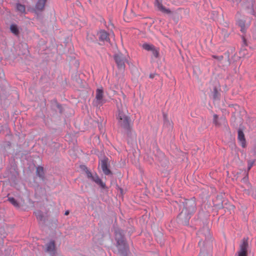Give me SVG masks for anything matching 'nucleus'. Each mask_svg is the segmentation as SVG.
I'll list each match as a JSON object with an SVG mask.
<instances>
[{
  "mask_svg": "<svg viewBox=\"0 0 256 256\" xmlns=\"http://www.w3.org/2000/svg\"><path fill=\"white\" fill-rule=\"evenodd\" d=\"M118 108V124L126 130L130 128V120L128 116V112L124 102H122L121 100H119L116 102Z\"/></svg>",
  "mask_w": 256,
  "mask_h": 256,
  "instance_id": "nucleus-1",
  "label": "nucleus"
},
{
  "mask_svg": "<svg viewBox=\"0 0 256 256\" xmlns=\"http://www.w3.org/2000/svg\"><path fill=\"white\" fill-rule=\"evenodd\" d=\"M198 237L200 238L199 246H200V252L198 256H211L210 253L205 248H209L211 247L210 244V234L209 228L208 227H204L198 232Z\"/></svg>",
  "mask_w": 256,
  "mask_h": 256,
  "instance_id": "nucleus-2",
  "label": "nucleus"
},
{
  "mask_svg": "<svg viewBox=\"0 0 256 256\" xmlns=\"http://www.w3.org/2000/svg\"><path fill=\"white\" fill-rule=\"evenodd\" d=\"M116 240L117 241V247L119 251L122 254H124L128 250V246L122 230H118L116 232Z\"/></svg>",
  "mask_w": 256,
  "mask_h": 256,
  "instance_id": "nucleus-3",
  "label": "nucleus"
},
{
  "mask_svg": "<svg viewBox=\"0 0 256 256\" xmlns=\"http://www.w3.org/2000/svg\"><path fill=\"white\" fill-rule=\"evenodd\" d=\"M81 169L83 170L88 179L96 182L98 185L102 188H106V184L96 174H92L88 168L84 166H81Z\"/></svg>",
  "mask_w": 256,
  "mask_h": 256,
  "instance_id": "nucleus-4",
  "label": "nucleus"
},
{
  "mask_svg": "<svg viewBox=\"0 0 256 256\" xmlns=\"http://www.w3.org/2000/svg\"><path fill=\"white\" fill-rule=\"evenodd\" d=\"M105 100L104 98V91L102 88H98L96 90V92L95 99L93 102V104L94 106L100 108L104 102Z\"/></svg>",
  "mask_w": 256,
  "mask_h": 256,
  "instance_id": "nucleus-5",
  "label": "nucleus"
},
{
  "mask_svg": "<svg viewBox=\"0 0 256 256\" xmlns=\"http://www.w3.org/2000/svg\"><path fill=\"white\" fill-rule=\"evenodd\" d=\"M184 208L182 210H186L187 212L192 214L196 208L195 200L192 198L190 200H186L184 202Z\"/></svg>",
  "mask_w": 256,
  "mask_h": 256,
  "instance_id": "nucleus-6",
  "label": "nucleus"
},
{
  "mask_svg": "<svg viewBox=\"0 0 256 256\" xmlns=\"http://www.w3.org/2000/svg\"><path fill=\"white\" fill-rule=\"evenodd\" d=\"M114 60L120 70H124L125 68L126 57L121 53L118 52L114 55Z\"/></svg>",
  "mask_w": 256,
  "mask_h": 256,
  "instance_id": "nucleus-7",
  "label": "nucleus"
},
{
  "mask_svg": "<svg viewBox=\"0 0 256 256\" xmlns=\"http://www.w3.org/2000/svg\"><path fill=\"white\" fill-rule=\"evenodd\" d=\"M248 243L247 238H244L240 245V249L238 252V256H248Z\"/></svg>",
  "mask_w": 256,
  "mask_h": 256,
  "instance_id": "nucleus-8",
  "label": "nucleus"
},
{
  "mask_svg": "<svg viewBox=\"0 0 256 256\" xmlns=\"http://www.w3.org/2000/svg\"><path fill=\"white\" fill-rule=\"evenodd\" d=\"M45 251L50 256H62L56 253L54 242L53 240L50 241L46 244Z\"/></svg>",
  "mask_w": 256,
  "mask_h": 256,
  "instance_id": "nucleus-9",
  "label": "nucleus"
},
{
  "mask_svg": "<svg viewBox=\"0 0 256 256\" xmlns=\"http://www.w3.org/2000/svg\"><path fill=\"white\" fill-rule=\"evenodd\" d=\"M190 215L186 210H182L178 218V222L184 225L188 224Z\"/></svg>",
  "mask_w": 256,
  "mask_h": 256,
  "instance_id": "nucleus-10",
  "label": "nucleus"
},
{
  "mask_svg": "<svg viewBox=\"0 0 256 256\" xmlns=\"http://www.w3.org/2000/svg\"><path fill=\"white\" fill-rule=\"evenodd\" d=\"M101 168L103 172L106 175H112V171L109 169L110 162L108 158L104 157L100 162Z\"/></svg>",
  "mask_w": 256,
  "mask_h": 256,
  "instance_id": "nucleus-11",
  "label": "nucleus"
},
{
  "mask_svg": "<svg viewBox=\"0 0 256 256\" xmlns=\"http://www.w3.org/2000/svg\"><path fill=\"white\" fill-rule=\"evenodd\" d=\"M212 122L214 124L215 126L217 128H220L222 126L224 127L226 126V118L224 116L219 118L216 114H214L213 116Z\"/></svg>",
  "mask_w": 256,
  "mask_h": 256,
  "instance_id": "nucleus-12",
  "label": "nucleus"
},
{
  "mask_svg": "<svg viewBox=\"0 0 256 256\" xmlns=\"http://www.w3.org/2000/svg\"><path fill=\"white\" fill-rule=\"evenodd\" d=\"M142 48L147 51L151 52L155 58H158L159 57V50L154 45L144 43L142 45Z\"/></svg>",
  "mask_w": 256,
  "mask_h": 256,
  "instance_id": "nucleus-13",
  "label": "nucleus"
},
{
  "mask_svg": "<svg viewBox=\"0 0 256 256\" xmlns=\"http://www.w3.org/2000/svg\"><path fill=\"white\" fill-rule=\"evenodd\" d=\"M244 128H240L238 130V140L241 144L242 146L244 148L246 146V141L244 133Z\"/></svg>",
  "mask_w": 256,
  "mask_h": 256,
  "instance_id": "nucleus-14",
  "label": "nucleus"
},
{
  "mask_svg": "<svg viewBox=\"0 0 256 256\" xmlns=\"http://www.w3.org/2000/svg\"><path fill=\"white\" fill-rule=\"evenodd\" d=\"M156 6H157L158 9L160 10L164 14H172V12L168 8H166L164 7L162 3L158 0H156Z\"/></svg>",
  "mask_w": 256,
  "mask_h": 256,
  "instance_id": "nucleus-15",
  "label": "nucleus"
},
{
  "mask_svg": "<svg viewBox=\"0 0 256 256\" xmlns=\"http://www.w3.org/2000/svg\"><path fill=\"white\" fill-rule=\"evenodd\" d=\"M98 39L101 41L108 42L110 39L108 38V34L104 30H100L98 33Z\"/></svg>",
  "mask_w": 256,
  "mask_h": 256,
  "instance_id": "nucleus-16",
  "label": "nucleus"
},
{
  "mask_svg": "<svg viewBox=\"0 0 256 256\" xmlns=\"http://www.w3.org/2000/svg\"><path fill=\"white\" fill-rule=\"evenodd\" d=\"M47 0H38L36 4L35 8L38 11H42Z\"/></svg>",
  "mask_w": 256,
  "mask_h": 256,
  "instance_id": "nucleus-17",
  "label": "nucleus"
},
{
  "mask_svg": "<svg viewBox=\"0 0 256 256\" xmlns=\"http://www.w3.org/2000/svg\"><path fill=\"white\" fill-rule=\"evenodd\" d=\"M238 26L240 27V31L244 33L245 32L248 26V24H246L245 22L242 20H238Z\"/></svg>",
  "mask_w": 256,
  "mask_h": 256,
  "instance_id": "nucleus-18",
  "label": "nucleus"
},
{
  "mask_svg": "<svg viewBox=\"0 0 256 256\" xmlns=\"http://www.w3.org/2000/svg\"><path fill=\"white\" fill-rule=\"evenodd\" d=\"M36 216L37 219L44 223L45 221V217L44 216L42 212L40 210H37L35 212Z\"/></svg>",
  "mask_w": 256,
  "mask_h": 256,
  "instance_id": "nucleus-19",
  "label": "nucleus"
},
{
  "mask_svg": "<svg viewBox=\"0 0 256 256\" xmlns=\"http://www.w3.org/2000/svg\"><path fill=\"white\" fill-rule=\"evenodd\" d=\"M36 174L40 178L43 179L44 178V169L42 167H38L36 168Z\"/></svg>",
  "mask_w": 256,
  "mask_h": 256,
  "instance_id": "nucleus-20",
  "label": "nucleus"
},
{
  "mask_svg": "<svg viewBox=\"0 0 256 256\" xmlns=\"http://www.w3.org/2000/svg\"><path fill=\"white\" fill-rule=\"evenodd\" d=\"M10 30L12 33L15 35H18L19 34V30L17 28V26L15 24H12L10 26Z\"/></svg>",
  "mask_w": 256,
  "mask_h": 256,
  "instance_id": "nucleus-21",
  "label": "nucleus"
},
{
  "mask_svg": "<svg viewBox=\"0 0 256 256\" xmlns=\"http://www.w3.org/2000/svg\"><path fill=\"white\" fill-rule=\"evenodd\" d=\"M8 200L16 208L20 207V204L14 198L10 197L8 198Z\"/></svg>",
  "mask_w": 256,
  "mask_h": 256,
  "instance_id": "nucleus-22",
  "label": "nucleus"
},
{
  "mask_svg": "<svg viewBox=\"0 0 256 256\" xmlns=\"http://www.w3.org/2000/svg\"><path fill=\"white\" fill-rule=\"evenodd\" d=\"M16 9L20 12H25L24 6L20 4H16Z\"/></svg>",
  "mask_w": 256,
  "mask_h": 256,
  "instance_id": "nucleus-23",
  "label": "nucleus"
},
{
  "mask_svg": "<svg viewBox=\"0 0 256 256\" xmlns=\"http://www.w3.org/2000/svg\"><path fill=\"white\" fill-rule=\"evenodd\" d=\"M224 207L226 208L227 210H228L230 212H231V211H232L234 208V205L230 204H227V203L224 204Z\"/></svg>",
  "mask_w": 256,
  "mask_h": 256,
  "instance_id": "nucleus-24",
  "label": "nucleus"
},
{
  "mask_svg": "<svg viewBox=\"0 0 256 256\" xmlns=\"http://www.w3.org/2000/svg\"><path fill=\"white\" fill-rule=\"evenodd\" d=\"M254 162H255L254 160H252L248 161V170H249L253 166L254 164Z\"/></svg>",
  "mask_w": 256,
  "mask_h": 256,
  "instance_id": "nucleus-25",
  "label": "nucleus"
},
{
  "mask_svg": "<svg viewBox=\"0 0 256 256\" xmlns=\"http://www.w3.org/2000/svg\"><path fill=\"white\" fill-rule=\"evenodd\" d=\"M214 58H217L218 60H222V59L223 58V57L222 56H214Z\"/></svg>",
  "mask_w": 256,
  "mask_h": 256,
  "instance_id": "nucleus-26",
  "label": "nucleus"
},
{
  "mask_svg": "<svg viewBox=\"0 0 256 256\" xmlns=\"http://www.w3.org/2000/svg\"><path fill=\"white\" fill-rule=\"evenodd\" d=\"M248 178V174L246 175V176L243 178L244 181L246 182Z\"/></svg>",
  "mask_w": 256,
  "mask_h": 256,
  "instance_id": "nucleus-27",
  "label": "nucleus"
},
{
  "mask_svg": "<svg viewBox=\"0 0 256 256\" xmlns=\"http://www.w3.org/2000/svg\"><path fill=\"white\" fill-rule=\"evenodd\" d=\"M57 107H58V108H59V110H60V112H62V109H61V106H60V105H59V104H58V105H57Z\"/></svg>",
  "mask_w": 256,
  "mask_h": 256,
  "instance_id": "nucleus-28",
  "label": "nucleus"
},
{
  "mask_svg": "<svg viewBox=\"0 0 256 256\" xmlns=\"http://www.w3.org/2000/svg\"><path fill=\"white\" fill-rule=\"evenodd\" d=\"M242 39H243L244 43L246 45V40L244 36H242Z\"/></svg>",
  "mask_w": 256,
  "mask_h": 256,
  "instance_id": "nucleus-29",
  "label": "nucleus"
},
{
  "mask_svg": "<svg viewBox=\"0 0 256 256\" xmlns=\"http://www.w3.org/2000/svg\"><path fill=\"white\" fill-rule=\"evenodd\" d=\"M68 214H69V212H68V210H67V211H66V212H65L64 214H65V215H68Z\"/></svg>",
  "mask_w": 256,
  "mask_h": 256,
  "instance_id": "nucleus-30",
  "label": "nucleus"
}]
</instances>
